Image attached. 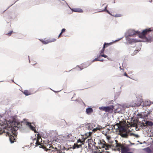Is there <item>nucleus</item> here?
<instances>
[{
  "mask_svg": "<svg viewBox=\"0 0 153 153\" xmlns=\"http://www.w3.org/2000/svg\"><path fill=\"white\" fill-rule=\"evenodd\" d=\"M123 16L122 15L120 14H117L114 15V16L115 17H120Z\"/></svg>",
  "mask_w": 153,
  "mask_h": 153,
  "instance_id": "25",
  "label": "nucleus"
},
{
  "mask_svg": "<svg viewBox=\"0 0 153 153\" xmlns=\"http://www.w3.org/2000/svg\"><path fill=\"white\" fill-rule=\"evenodd\" d=\"M73 146H74V144L72 145H68V150H71V151L72 150L74 149V147H72Z\"/></svg>",
  "mask_w": 153,
  "mask_h": 153,
  "instance_id": "22",
  "label": "nucleus"
},
{
  "mask_svg": "<svg viewBox=\"0 0 153 153\" xmlns=\"http://www.w3.org/2000/svg\"><path fill=\"white\" fill-rule=\"evenodd\" d=\"M125 153H131V152H125Z\"/></svg>",
  "mask_w": 153,
  "mask_h": 153,
  "instance_id": "40",
  "label": "nucleus"
},
{
  "mask_svg": "<svg viewBox=\"0 0 153 153\" xmlns=\"http://www.w3.org/2000/svg\"><path fill=\"white\" fill-rule=\"evenodd\" d=\"M5 124L2 122L0 121V134H1L4 133V129L6 128Z\"/></svg>",
  "mask_w": 153,
  "mask_h": 153,
  "instance_id": "8",
  "label": "nucleus"
},
{
  "mask_svg": "<svg viewBox=\"0 0 153 153\" xmlns=\"http://www.w3.org/2000/svg\"><path fill=\"white\" fill-rule=\"evenodd\" d=\"M37 135V139L36 138H34L33 139V141H36L35 144H36V145H40L42 146V143H41V142L42 141V139L41 137L39 134H38Z\"/></svg>",
  "mask_w": 153,
  "mask_h": 153,
  "instance_id": "7",
  "label": "nucleus"
},
{
  "mask_svg": "<svg viewBox=\"0 0 153 153\" xmlns=\"http://www.w3.org/2000/svg\"><path fill=\"white\" fill-rule=\"evenodd\" d=\"M140 106V105H138V104L137 105L136 104H135L134 105H133L132 106L136 107V106Z\"/></svg>",
  "mask_w": 153,
  "mask_h": 153,
  "instance_id": "34",
  "label": "nucleus"
},
{
  "mask_svg": "<svg viewBox=\"0 0 153 153\" xmlns=\"http://www.w3.org/2000/svg\"><path fill=\"white\" fill-rule=\"evenodd\" d=\"M84 143L85 141L84 140L82 141L81 140L79 139L77 140V143L74 144V146H73L72 147H74V149H82V145L84 144Z\"/></svg>",
  "mask_w": 153,
  "mask_h": 153,
  "instance_id": "6",
  "label": "nucleus"
},
{
  "mask_svg": "<svg viewBox=\"0 0 153 153\" xmlns=\"http://www.w3.org/2000/svg\"><path fill=\"white\" fill-rule=\"evenodd\" d=\"M152 31H153L152 27L145 29L141 33L135 31L134 30H131L129 31L128 36H134V35L138 34L140 38L146 39L147 41L149 42L152 39V35L151 32Z\"/></svg>",
  "mask_w": 153,
  "mask_h": 153,
  "instance_id": "2",
  "label": "nucleus"
},
{
  "mask_svg": "<svg viewBox=\"0 0 153 153\" xmlns=\"http://www.w3.org/2000/svg\"><path fill=\"white\" fill-rule=\"evenodd\" d=\"M69 7L71 10L72 11L75 12L82 13L83 11L82 9L79 8H74L71 9L70 7L69 6Z\"/></svg>",
  "mask_w": 153,
  "mask_h": 153,
  "instance_id": "13",
  "label": "nucleus"
},
{
  "mask_svg": "<svg viewBox=\"0 0 153 153\" xmlns=\"http://www.w3.org/2000/svg\"><path fill=\"white\" fill-rule=\"evenodd\" d=\"M87 141H88V144H92V143H96L91 138H88Z\"/></svg>",
  "mask_w": 153,
  "mask_h": 153,
  "instance_id": "21",
  "label": "nucleus"
},
{
  "mask_svg": "<svg viewBox=\"0 0 153 153\" xmlns=\"http://www.w3.org/2000/svg\"><path fill=\"white\" fill-rule=\"evenodd\" d=\"M124 75L126 76L127 77H128V76L127 75V74L126 73H125L124 74Z\"/></svg>",
  "mask_w": 153,
  "mask_h": 153,
  "instance_id": "37",
  "label": "nucleus"
},
{
  "mask_svg": "<svg viewBox=\"0 0 153 153\" xmlns=\"http://www.w3.org/2000/svg\"><path fill=\"white\" fill-rule=\"evenodd\" d=\"M126 40L129 43H131L132 42H138L137 40L134 39H131L128 36L126 37Z\"/></svg>",
  "mask_w": 153,
  "mask_h": 153,
  "instance_id": "12",
  "label": "nucleus"
},
{
  "mask_svg": "<svg viewBox=\"0 0 153 153\" xmlns=\"http://www.w3.org/2000/svg\"><path fill=\"white\" fill-rule=\"evenodd\" d=\"M92 132H87L85 134V136L86 138H90L91 135L92 134Z\"/></svg>",
  "mask_w": 153,
  "mask_h": 153,
  "instance_id": "20",
  "label": "nucleus"
},
{
  "mask_svg": "<svg viewBox=\"0 0 153 153\" xmlns=\"http://www.w3.org/2000/svg\"><path fill=\"white\" fill-rule=\"evenodd\" d=\"M56 41V39H49L47 40L45 39L44 40H42L41 41L42 42L43 44H47L49 43L54 42Z\"/></svg>",
  "mask_w": 153,
  "mask_h": 153,
  "instance_id": "9",
  "label": "nucleus"
},
{
  "mask_svg": "<svg viewBox=\"0 0 153 153\" xmlns=\"http://www.w3.org/2000/svg\"><path fill=\"white\" fill-rule=\"evenodd\" d=\"M52 147H53V146H50V147H49V148H50V149H49V151H50V152H51H51H53V153H54L53 152V151H51V150H53Z\"/></svg>",
  "mask_w": 153,
  "mask_h": 153,
  "instance_id": "30",
  "label": "nucleus"
},
{
  "mask_svg": "<svg viewBox=\"0 0 153 153\" xmlns=\"http://www.w3.org/2000/svg\"><path fill=\"white\" fill-rule=\"evenodd\" d=\"M100 56H101L102 57H103L104 58H107V55L104 54H102L100 55L99 56V57H100Z\"/></svg>",
  "mask_w": 153,
  "mask_h": 153,
  "instance_id": "28",
  "label": "nucleus"
},
{
  "mask_svg": "<svg viewBox=\"0 0 153 153\" xmlns=\"http://www.w3.org/2000/svg\"><path fill=\"white\" fill-rule=\"evenodd\" d=\"M143 126H153V123L149 121H146L145 123H143L142 124Z\"/></svg>",
  "mask_w": 153,
  "mask_h": 153,
  "instance_id": "11",
  "label": "nucleus"
},
{
  "mask_svg": "<svg viewBox=\"0 0 153 153\" xmlns=\"http://www.w3.org/2000/svg\"><path fill=\"white\" fill-rule=\"evenodd\" d=\"M76 137L70 134L68 135V141L69 142H74L75 140Z\"/></svg>",
  "mask_w": 153,
  "mask_h": 153,
  "instance_id": "10",
  "label": "nucleus"
},
{
  "mask_svg": "<svg viewBox=\"0 0 153 153\" xmlns=\"http://www.w3.org/2000/svg\"><path fill=\"white\" fill-rule=\"evenodd\" d=\"M88 65L85 63H83L81 64L80 67L79 68H80V70H82L83 69L86 68L88 67Z\"/></svg>",
  "mask_w": 153,
  "mask_h": 153,
  "instance_id": "17",
  "label": "nucleus"
},
{
  "mask_svg": "<svg viewBox=\"0 0 153 153\" xmlns=\"http://www.w3.org/2000/svg\"><path fill=\"white\" fill-rule=\"evenodd\" d=\"M114 107L113 105H111L106 107L102 106L99 107V109L101 111L106 112H112Z\"/></svg>",
  "mask_w": 153,
  "mask_h": 153,
  "instance_id": "5",
  "label": "nucleus"
},
{
  "mask_svg": "<svg viewBox=\"0 0 153 153\" xmlns=\"http://www.w3.org/2000/svg\"><path fill=\"white\" fill-rule=\"evenodd\" d=\"M134 126H135V125H136V124H134Z\"/></svg>",
  "mask_w": 153,
  "mask_h": 153,
  "instance_id": "41",
  "label": "nucleus"
},
{
  "mask_svg": "<svg viewBox=\"0 0 153 153\" xmlns=\"http://www.w3.org/2000/svg\"><path fill=\"white\" fill-rule=\"evenodd\" d=\"M144 150L147 153H153V151H152L149 147L145 148L144 149Z\"/></svg>",
  "mask_w": 153,
  "mask_h": 153,
  "instance_id": "19",
  "label": "nucleus"
},
{
  "mask_svg": "<svg viewBox=\"0 0 153 153\" xmlns=\"http://www.w3.org/2000/svg\"><path fill=\"white\" fill-rule=\"evenodd\" d=\"M96 144H88V149L91 150L92 153H107V152L105 150L109 149L111 147L110 145L106 143L103 140L99 141L97 146L95 145Z\"/></svg>",
  "mask_w": 153,
  "mask_h": 153,
  "instance_id": "1",
  "label": "nucleus"
},
{
  "mask_svg": "<svg viewBox=\"0 0 153 153\" xmlns=\"http://www.w3.org/2000/svg\"><path fill=\"white\" fill-rule=\"evenodd\" d=\"M52 147H53V146H50V147H49V148H50V149H49V151H50V152H51H51H53V153H54L53 152V151H51V150H53Z\"/></svg>",
  "mask_w": 153,
  "mask_h": 153,
  "instance_id": "31",
  "label": "nucleus"
},
{
  "mask_svg": "<svg viewBox=\"0 0 153 153\" xmlns=\"http://www.w3.org/2000/svg\"><path fill=\"white\" fill-rule=\"evenodd\" d=\"M18 129V127L16 126H10L7 127L4 129V133H6L9 137V139L11 143L16 141V138L17 135L16 134V131Z\"/></svg>",
  "mask_w": 153,
  "mask_h": 153,
  "instance_id": "3",
  "label": "nucleus"
},
{
  "mask_svg": "<svg viewBox=\"0 0 153 153\" xmlns=\"http://www.w3.org/2000/svg\"><path fill=\"white\" fill-rule=\"evenodd\" d=\"M99 59H98V58H95V59H94L93 60V62H94V61H99Z\"/></svg>",
  "mask_w": 153,
  "mask_h": 153,
  "instance_id": "32",
  "label": "nucleus"
},
{
  "mask_svg": "<svg viewBox=\"0 0 153 153\" xmlns=\"http://www.w3.org/2000/svg\"><path fill=\"white\" fill-rule=\"evenodd\" d=\"M27 124L29 126L30 128L32 131H33L35 133L37 132V131L35 128V127L33 126L32 125L29 123H27Z\"/></svg>",
  "mask_w": 153,
  "mask_h": 153,
  "instance_id": "14",
  "label": "nucleus"
},
{
  "mask_svg": "<svg viewBox=\"0 0 153 153\" xmlns=\"http://www.w3.org/2000/svg\"><path fill=\"white\" fill-rule=\"evenodd\" d=\"M59 1V0H54V2L55 3H56L57 2Z\"/></svg>",
  "mask_w": 153,
  "mask_h": 153,
  "instance_id": "35",
  "label": "nucleus"
},
{
  "mask_svg": "<svg viewBox=\"0 0 153 153\" xmlns=\"http://www.w3.org/2000/svg\"><path fill=\"white\" fill-rule=\"evenodd\" d=\"M13 33V31H10L9 33H6V34L9 36L11 35V34Z\"/></svg>",
  "mask_w": 153,
  "mask_h": 153,
  "instance_id": "29",
  "label": "nucleus"
},
{
  "mask_svg": "<svg viewBox=\"0 0 153 153\" xmlns=\"http://www.w3.org/2000/svg\"><path fill=\"white\" fill-rule=\"evenodd\" d=\"M152 0H149V1L150 2H152Z\"/></svg>",
  "mask_w": 153,
  "mask_h": 153,
  "instance_id": "39",
  "label": "nucleus"
},
{
  "mask_svg": "<svg viewBox=\"0 0 153 153\" xmlns=\"http://www.w3.org/2000/svg\"><path fill=\"white\" fill-rule=\"evenodd\" d=\"M103 6H104L105 7L104 9L103 10L101 11H106L107 13H108V14H111L110 12L108 11V10H106L107 5H106L105 4H103L102 5Z\"/></svg>",
  "mask_w": 153,
  "mask_h": 153,
  "instance_id": "18",
  "label": "nucleus"
},
{
  "mask_svg": "<svg viewBox=\"0 0 153 153\" xmlns=\"http://www.w3.org/2000/svg\"><path fill=\"white\" fill-rule=\"evenodd\" d=\"M101 129V128H100V127H97L96 128H94L93 129V131H97V130H100Z\"/></svg>",
  "mask_w": 153,
  "mask_h": 153,
  "instance_id": "27",
  "label": "nucleus"
},
{
  "mask_svg": "<svg viewBox=\"0 0 153 153\" xmlns=\"http://www.w3.org/2000/svg\"><path fill=\"white\" fill-rule=\"evenodd\" d=\"M106 44L104 45L102 49L100 51V55L102 54V53H103L104 52V51H105V48Z\"/></svg>",
  "mask_w": 153,
  "mask_h": 153,
  "instance_id": "23",
  "label": "nucleus"
},
{
  "mask_svg": "<svg viewBox=\"0 0 153 153\" xmlns=\"http://www.w3.org/2000/svg\"><path fill=\"white\" fill-rule=\"evenodd\" d=\"M23 93L26 96H27L29 95H30L31 94V93L30 91L28 90H25L23 92Z\"/></svg>",
  "mask_w": 153,
  "mask_h": 153,
  "instance_id": "16",
  "label": "nucleus"
},
{
  "mask_svg": "<svg viewBox=\"0 0 153 153\" xmlns=\"http://www.w3.org/2000/svg\"><path fill=\"white\" fill-rule=\"evenodd\" d=\"M65 30H66V29H65L63 28V29H62L61 33H60L59 35L58 38H59V37H60L61 36H62V33H63L65 32Z\"/></svg>",
  "mask_w": 153,
  "mask_h": 153,
  "instance_id": "24",
  "label": "nucleus"
},
{
  "mask_svg": "<svg viewBox=\"0 0 153 153\" xmlns=\"http://www.w3.org/2000/svg\"><path fill=\"white\" fill-rule=\"evenodd\" d=\"M115 141L116 142L115 146L116 148L115 149L119 151L121 150L122 153H125L128 151L129 149L128 147L124 146L121 144L119 143L117 140H116Z\"/></svg>",
  "mask_w": 153,
  "mask_h": 153,
  "instance_id": "4",
  "label": "nucleus"
},
{
  "mask_svg": "<svg viewBox=\"0 0 153 153\" xmlns=\"http://www.w3.org/2000/svg\"><path fill=\"white\" fill-rule=\"evenodd\" d=\"M99 61H100V62H103V59H101V60H99Z\"/></svg>",
  "mask_w": 153,
  "mask_h": 153,
  "instance_id": "38",
  "label": "nucleus"
},
{
  "mask_svg": "<svg viewBox=\"0 0 153 153\" xmlns=\"http://www.w3.org/2000/svg\"><path fill=\"white\" fill-rule=\"evenodd\" d=\"M150 114V112H148V113H147V114H144V117H147L148 116V115L149 114Z\"/></svg>",
  "mask_w": 153,
  "mask_h": 153,
  "instance_id": "33",
  "label": "nucleus"
},
{
  "mask_svg": "<svg viewBox=\"0 0 153 153\" xmlns=\"http://www.w3.org/2000/svg\"><path fill=\"white\" fill-rule=\"evenodd\" d=\"M105 44H106L105 46V48L107 47L108 46H109L110 45H111L112 44V42H110L109 43H105L104 44V45H105Z\"/></svg>",
  "mask_w": 153,
  "mask_h": 153,
  "instance_id": "26",
  "label": "nucleus"
},
{
  "mask_svg": "<svg viewBox=\"0 0 153 153\" xmlns=\"http://www.w3.org/2000/svg\"><path fill=\"white\" fill-rule=\"evenodd\" d=\"M126 134H122V136L123 137H126Z\"/></svg>",
  "mask_w": 153,
  "mask_h": 153,
  "instance_id": "36",
  "label": "nucleus"
},
{
  "mask_svg": "<svg viewBox=\"0 0 153 153\" xmlns=\"http://www.w3.org/2000/svg\"><path fill=\"white\" fill-rule=\"evenodd\" d=\"M86 112L87 114H90L93 112V110L91 108L89 107L86 109Z\"/></svg>",
  "mask_w": 153,
  "mask_h": 153,
  "instance_id": "15",
  "label": "nucleus"
}]
</instances>
